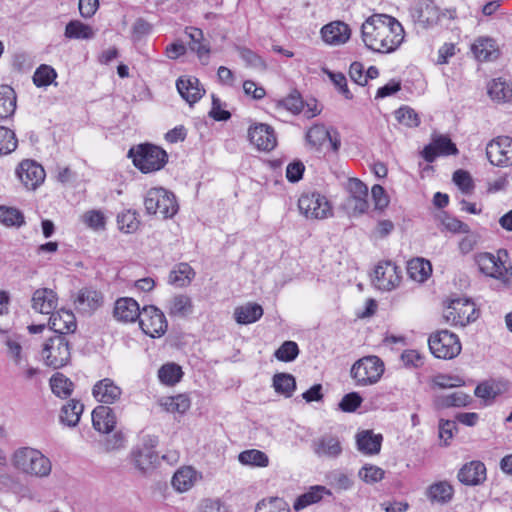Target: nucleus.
<instances>
[{
  "mask_svg": "<svg viewBox=\"0 0 512 512\" xmlns=\"http://www.w3.org/2000/svg\"><path fill=\"white\" fill-rule=\"evenodd\" d=\"M361 37L365 46L378 53H392L404 41L402 24L387 14H373L361 26Z\"/></svg>",
  "mask_w": 512,
  "mask_h": 512,
  "instance_id": "1",
  "label": "nucleus"
},
{
  "mask_svg": "<svg viewBox=\"0 0 512 512\" xmlns=\"http://www.w3.org/2000/svg\"><path fill=\"white\" fill-rule=\"evenodd\" d=\"M12 466L19 472L36 478L48 477L52 463L40 450L32 447H20L11 456Z\"/></svg>",
  "mask_w": 512,
  "mask_h": 512,
  "instance_id": "2",
  "label": "nucleus"
},
{
  "mask_svg": "<svg viewBox=\"0 0 512 512\" xmlns=\"http://www.w3.org/2000/svg\"><path fill=\"white\" fill-rule=\"evenodd\" d=\"M144 206L148 214L158 215L163 219L172 218L178 211L175 195L162 187H154L147 191Z\"/></svg>",
  "mask_w": 512,
  "mask_h": 512,
  "instance_id": "3",
  "label": "nucleus"
},
{
  "mask_svg": "<svg viewBox=\"0 0 512 512\" xmlns=\"http://www.w3.org/2000/svg\"><path fill=\"white\" fill-rule=\"evenodd\" d=\"M133 164L143 173L160 170L167 162V153L158 146L141 144L129 150Z\"/></svg>",
  "mask_w": 512,
  "mask_h": 512,
  "instance_id": "4",
  "label": "nucleus"
},
{
  "mask_svg": "<svg viewBox=\"0 0 512 512\" xmlns=\"http://www.w3.org/2000/svg\"><path fill=\"white\" fill-rule=\"evenodd\" d=\"M44 364L54 369L67 365L71 358L70 344L66 336L54 334L47 338L40 351Z\"/></svg>",
  "mask_w": 512,
  "mask_h": 512,
  "instance_id": "5",
  "label": "nucleus"
},
{
  "mask_svg": "<svg viewBox=\"0 0 512 512\" xmlns=\"http://www.w3.org/2000/svg\"><path fill=\"white\" fill-rule=\"evenodd\" d=\"M384 373V363L377 356H365L357 360L350 369L356 386L376 384Z\"/></svg>",
  "mask_w": 512,
  "mask_h": 512,
  "instance_id": "6",
  "label": "nucleus"
},
{
  "mask_svg": "<svg viewBox=\"0 0 512 512\" xmlns=\"http://www.w3.org/2000/svg\"><path fill=\"white\" fill-rule=\"evenodd\" d=\"M428 345L431 353L436 358L445 360L457 357L462 350L459 337L448 330L432 333L429 336Z\"/></svg>",
  "mask_w": 512,
  "mask_h": 512,
  "instance_id": "7",
  "label": "nucleus"
},
{
  "mask_svg": "<svg viewBox=\"0 0 512 512\" xmlns=\"http://www.w3.org/2000/svg\"><path fill=\"white\" fill-rule=\"evenodd\" d=\"M298 207L307 219L322 220L333 215L330 202L324 195L318 192L301 195L298 200Z\"/></svg>",
  "mask_w": 512,
  "mask_h": 512,
  "instance_id": "8",
  "label": "nucleus"
},
{
  "mask_svg": "<svg viewBox=\"0 0 512 512\" xmlns=\"http://www.w3.org/2000/svg\"><path fill=\"white\" fill-rule=\"evenodd\" d=\"M348 197L344 207L350 216H360L369 208L368 187L357 178H350L346 184Z\"/></svg>",
  "mask_w": 512,
  "mask_h": 512,
  "instance_id": "9",
  "label": "nucleus"
},
{
  "mask_svg": "<svg viewBox=\"0 0 512 512\" xmlns=\"http://www.w3.org/2000/svg\"><path fill=\"white\" fill-rule=\"evenodd\" d=\"M154 447L155 444L150 440V443L143 442L132 448L129 454V461L140 475L146 476L155 469L158 462V454Z\"/></svg>",
  "mask_w": 512,
  "mask_h": 512,
  "instance_id": "10",
  "label": "nucleus"
},
{
  "mask_svg": "<svg viewBox=\"0 0 512 512\" xmlns=\"http://www.w3.org/2000/svg\"><path fill=\"white\" fill-rule=\"evenodd\" d=\"M476 309L472 301L466 298L452 299L444 309L443 318L451 325L465 326L474 321Z\"/></svg>",
  "mask_w": 512,
  "mask_h": 512,
  "instance_id": "11",
  "label": "nucleus"
},
{
  "mask_svg": "<svg viewBox=\"0 0 512 512\" xmlns=\"http://www.w3.org/2000/svg\"><path fill=\"white\" fill-rule=\"evenodd\" d=\"M142 331L152 337L158 338L167 331V320L164 313L156 306H145L138 317Z\"/></svg>",
  "mask_w": 512,
  "mask_h": 512,
  "instance_id": "12",
  "label": "nucleus"
},
{
  "mask_svg": "<svg viewBox=\"0 0 512 512\" xmlns=\"http://www.w3.org/2000/svg\"><path fill=\"white\" fill-rule=\"evenodd\" d=\"M489 162L497 167L512 166V138L498 136L492 139L486 147Z\"/></svg>",
  "mask_w": 512,
  "mask_h": 512,
  "instance_id": "13",
  "label": "nucleus"
},
{
  "mask_svg": "<svg viewBox=\"0 0 512 512\" xmlns=\"http://www.w3.org/2000/svg\"><path fill=\"white\" fill-rule=\"evenodd\" d=\"M401 271L391 261L379 263L374 270L373 284L382 291H391L401 282Z\"/></svg>",
  "mask_w": 512,
  "mask_h": 512,
  "instance_id": "14",
  "label": "nucleus"
},
{
  "mask_svg": "<svg viewBox=\"0 0 512 512\" xmlns=\"http://www.w3.org/2000/svg\"><path fill=\"white\" fill-rule=\"evenodd\" d=\"M16 174L22 184L29 190H35L45 180V170L34 160H23L16 169Z\"/></svg>",
  "mask_w": 512,
  "mask_h": 512,
  "instance_id": "15",
  "label": "nucleus"
},
{
  "mask_svg": "<svg viewBox=\"0 0 512 512\" xmlns=\"http://www.w3.org/2000/svg\"><path fill=\"white\" fill-rule=\"evenodd\" d=\"M413 21L422 28H430L440 23V9L431 1L423 0L410 11Z\"/></svg>",
  "mask_w": 512,
  "mask_h": 512,
  "instance_id": "16",
  "label": "nucleus"
},
{
  "mask_svg": "<svg viewBox=\"0 0 512 512\" xmlns=\"http://www.w3.org/2000/svg\"><path fill=\"white\" fill-rule=\"evenodd\" d=\"M306 140L314 148H320L328 144L333 151L340 147V137L337 131L329 130L324 125L316 124L306 133Z\"/></svg>",
  "mask_w": 512,
  "mask_h": 512,
  "instance_id": "17",
  "label": "nucleus"
},
{
  "mask_svg": "<svg viewBox=\"0 0 512 512\" xmlns=\"http://www.w3.org/2000/svg\"><path fill=\"white\" fill-rule=\"evenodd\" d=\"M73 303L78 312L91 315L102 306L103 296L96 289L84 287L75 294Z\"/></svg>",
  "mask_w": 512,
  "mask_h": 512,
  "instance_id": "18",
  "label": "nucleus"
},
{
  "mask_svg": "<svg viewBox=\"0 0 512 512\" xmlns=\"http://www.w3.org/2000/svg\"><path fill=\"white\" fill-rule=\"evenodd\" d=\"M248 137L251 144L262 151L272 150L277 143L273 129L266 124L250 127Z\"/></svg>",
  "mask_w": 512,
  "mask_h": 512,
  "instance_id": "19",
  "label": "nucleus"
},
{
  "mask_svg": "<svg viewBox=\"0 0 512 512\" xmlns=\"http://www.w3.org/2000/svg\"><path fill=\"white\" fill-rule=\"evenodd\" d=\"M313 451L318 457L336 459L342 454L343 448L338 436L325 434L313 442Z\"/></svg>",
  "mask_w": 512,
  "mask_h": 512,
  "instance_id": "20",
  "label": "nucleus"
},
{
  "mask_svg": "<svg viewBox=\"0 0 512 512\" xmlns=\"http://www.w3.org/2000/svg\"><path fill=\"white\" fill-rule=\"evenodd\" d=\"M506 254V251L499 250L497 255L489 252L479 253L475 257L476 264L479 270L484 275L497 279L501 277L504 262L501 259V254Z\"/></svg>",
  "mask_w": 512,
  "mask_h": 512,
  "instance_id": "21",
  "label": "nucleus"
},
{
  "mask_svg": "<svg viewBox=\"0 0 512 512\" xmlns=\"http://www.w3.org/2000/svg\"><path fill=\"white\" fill-rule=\"evenodd\" d=\"M176 87L181 97L190 105L199 101L205 93L199 80L193 76H181L176 81Z\"/></svg>",
  "mask_w": 512,
  "mask_h": 512,
  "instance_id": "22",
  "label": "nucleus"
},
{
  "mask_svg": "<svg viewBox=\"0 0 512 512\" xmlns=\"http://www.w3.org/2000/svg\"><path fill=\"white\" fill-rule=\"evenodd\" d=\"M32 309L40 314H51L58 305L57 294L49 288H39L32 295Z\"/></svg>",
  "mask_w": 512,
  "mask_h": 512,
  "instance_id": "23",
  "label": "nucleus"
},
{
  "mask_svg": "<svg viewBox=\"0 0 512 512\" xmlns=\"http://www.w3.org/2000/svg\"><path fill=\"white\" fill-rule=\"evenodd\" d=\"M92 393L98 402L114 404L120 399L122 389L112 379L104 378L94 385Z\"/></svg>",
  "mask_w": 512,
  "mask_h": 512,
  "instance_id": "24",
  "label": "nucleus"
},
{
  "mask_svg": "<svg viewBox=\"0 0 512 512\" xmlns=\"http://www.w3.org/2000/svg\"><path fill=\"white\" fill-rule=\"evenodd\" d=\"M458 150L451 139L447 136H437L427 145L422 154L427 162H433L439 155H454Z\"/></svg>",
  "mask_w": 512,
  "mask_h": 512,
  "instance_id": "25",
  "label": "nucleus"
},
{
  "mask_svg": "<svg viewBox=\"0 0 512 512\" xmlns=\"http://www.w3.org/2000/svg\"><path fill=\"white\" fill-rule=\"evenodd\" d=\"M49 318L50 328L55 334L65 336L67 333H73L76 330L77 323L74 314L65 309L52 312Z\"/></svg>",
  "mask_w": 512,
  "mask_h": 512,
  "instance_id": "26",
  "label": "nucleus"
},
{
  "mask_svg": "<svg viewBox=\"0 0 512 512\" xmlns=\"http://www.w3.org/2000/svg\"><path fill=\"white\" fill-rule=\"evenodd\" d=\"M461 483L469 486L482 484L486 480V467L481 461L466 463L458 472Z\"/></svg>",
  "mask_w": 512,
  "mask_h": 512,
  "instance_id": "27",
  "label": "nucleus"
},
{
  "mask_svg": "<svg viewBox=\"0 0 512 512\" xmlns=\"http://www.w3.org/2000/svg\"><path fill=\"white\" fill-rule=\"evenodd\" d=\"M321 36L324 42L330 45H341L350 38V29L347 24L341 21L331 22L321 29Z\"/></svg>",
  "mask_w": 512,
  "mask_h": 512,
  "instance_id": "28",
  "label": "nucleus"
},
{
  "mask_svg": "<svg viewBox=\"0 0 512 512\" xmlns=\"http://www.w3.org/2000/svg\"><path fill=\"white\" fill-rule=\"evenodd\" d=\"M140 313L139 304L133 298L124 297L115 302L113 315L118 321L134 322L138 319Z\"/></svg>",
  "mask_w": 512,
  "mask_h": 512,
  "instance_id": "29",
  "label": "nucleus"
},
{
  "mask_svg": "<svg viewBox=\"0 0 512 512\" xmlns=\"http://www.w3.org/2000/svg\"><path fill=\"white\" fill-rule=\"evenodd\" d=\"M487 94L495 103H508L512 100V84L503 77L492 79L487 83Z\"/></svg>",
  "mask_w": 512,
  "mask_h": 512,
  "instance_id": "30",
  "label": "nucleus"
},
{
  "mask_svg": "<svg viewBox=\"0 0 512 512\" xmlns=\"http://www.w3.org/2000/svg\"><path fill=\"white\" fill-rule=\"evenodd\" d=\"M199 479L200 475L194 468L184 466L174 473L171 483L176 491L183 493L190 490Z\"/></svg>",
  "mask_w": 512,
  "mask_h": 512,
  "instance_id": "31",
  "label": "nucleus"
},
{
  "mask_svg": "<svg viewBox=\"0 0 512 512\" xmlns=\"http://www.w3.org/2000/svg\"><path fill=\"white\" fill-rule=\"evenodd\" d=\"M93 427L101 433L111 432L116 424L113 410L104 405L97 406L92 412Z\"/></svg>",
  "mask_w": 512,
  "mask_h": 512,
  "instance_id": "32",
  "label": "nucleus"
},
{
  "mask_svg": "<svg viewBox=\"0 0 512 512\" xmlns=\"http://www.w3.org/2000/svg\"><path fill=\"white\" fill-rule=\"evenodd\" d=\"M263 308L261 305L248 302L243 305L237 306L234 309V319L240 325H248L255 323L263 316Z\"/></svg>",
  "mask_w": 512,
  "mask_h": 512,
  "instance_id": "33",
  "label": "nucleus"
},
{
  "mask_svg": "<svg viewBox=\"0 0 512 512\" xmlns=\"http://www.w3.org/2000/svg\"><path fill=\"white\" fill-rule=\"evenodd\" d=\"M382 435L374 434L371 430H363L356 435V444L360 452L375 455L380 452Z\"/></svg>",
  "mask_w": 512,
  "mask_h": 512,
  "instance_id": "34",
  "label": "nucleus"
},
{
  "mask_svg": "<svg viewBox=\"0 0 512 512\" xmlns=\"http://www.w3.org/2000/svg\"><path fill=\"white\" fill-rule=\"evenodd\" d=\"M471 50L479 61L496 59L499 54L495 41L489 37H479L476 39L472 44Z\"/></svg>",
  "mask_w": 512,
  "mask_h": 512,
  "instance_id": "35",
  "label": "nucleus"
},
{
  "mask_svg": "<svg viewBox=\"0 0 512 512\" xmlns=\"http://www.w3.org/2000/svg\"><path fill=\"white\" fill-rule=\"evenodd\" d=\"M17 107V96L13 88L8 85L0 86V121L10 119Z\"/></svg>",
  "mask_w": 512,
  "mask_h": 512,
  "instance_id": "36",
  "label": "nucleus"
},
{
  "mask_svg": "<svg viewBox=\"0 0 512 512\" xmlns=\"http://www.w3.org/2000/svg\"><path fill=\"white\" fill-rule=\"evenodd\" d=\"M167 311L172 317L185 318L193 312L192 300L185 294L174 295L168 301Z\"/></svg>",
  "mask_w": 512,
  "mask_h": 512,
  "instance_id": "37",
  "label": "nucleus"
},
{
  "mask_svg": "<svg viewBox=\"0 0 512 512\" xmlns=\"http://www.w3.org/2000/svg\"><path fill=\"white\" fill-rule=\"evenodd\" d=\"M324 495H331L330 490L321 485L312 486L307 492L300 495L295 500L293 508L296 511H300L309 505L319 502L324 497Z\"/></svg>",
  "mask_w": 512,
  "mask_h": 512,
  "instance_id": "38",
  "label": "nucleus"
},
{
  "mask_svg": "<svg viewBox=\"0 0 512 512\" xmlns=\"http://www.w3.org/2000/svg\"><path fill=\"white\" fill-rule=\"evenodd\" d=\"M432 267L429 261L423 258H415L408 262L407 273L411 279L422 283L430 276Z\"/></svg>",
  "mask_w": 512,
  "mask_h": 512,
  "instance_id": "39",
  "label": "nucleus"
},
{
  "mask_svg": "<svg viewBox=\"0 0 512 512\" xmlns=\"http://www.w3.org/2000/svg\"><path fill=\"white\" fill-rule=\"evenodd\" d=\"M454 494L453 487L446 481H440L429 486L427 497L431 502L448 503Z\"/></svg>",
  "mask_w": 512,
  "mask_h": 512,
  "instance_id": "40",
  "label": "nucleus"
},
{
  "mask_svg": "<svg viewBox=\"0 0 512 512\" xmlns=\"http://www.w3.org/2000/svg\"><path fill=\"white\" fill-rule=\"evenodd\" d=\"M195 276L192 267L187 263H179L169 274V283L177 287H185L190 284Z\"/></svg>",
  "mask_w": 512,
  "mask_h": 512,
  "instance_id": "41",
  "label": "nucleus"
},
{
  "mask_svg": "<svg viewBox=\"0 0 512 512\" xmlns=\"http://www.w3.org/2000/svg\"><path fill=\"white\" fill-rule=\"evenodd\" d=\"M84 406L77 400H70L61 409L60 420L63 424L74 427L78 424Z\"/></svg>",
  "mask_w": 512,
  "mask_h": 512,
  "instance_id": "42",
  "label": "nucleus"
},
{
  "mask_svg": "<svg viewBox=\"0 0 512 512\" xmlns=\"http://www.w3.org/2000/svg\"><path fill=\"white\" fill-rule=\"evenodd\" d=\"M238 461L245 466L264 468L269 465V457L258 449L244 450L238 455Z\"/></svg>",
  "mask_w": 512,
  "mask_h": 512,
  "instance_id": "43",
  "label": "nucleus"
},
{
  "mask_svg": "<svg viewBox=\"0 0 512 512\" xmlns=\"http://www.w3.org/2000/svg\"><path fill=\"white\" fill-rule=\"evenodd\" d=\"M94 36L93 28L79 20H72L65 27V37L70 39L88 40Z\"/></svg>",
  "mask_w": 512,
  "mask_h": 512,
  "instance_id": "44",
  "label": "nucleus"
},
{
  "mask_svg": "<svg viewBox=\"0 0 512 512\" xmlns=\"http://www.w3.org/2000/svg\"><path fill=\"white\" fill-rule=\"evenodd\" d=\"M186 33L192 40V44L190 46L191 50L197 53L203 64H207L209 60L210 48L207 44L201 42L203 39L202 30L198 28H189L186 30Z\"/></svg>",
  "mask_w": 512,
  "mask_h": 512,
  "instance_id": "45",
  "label": "nucleus"
},
{
  "mask_svg": "<svg viewBox=\"0 0 512 512\" xmlns=\"http://www.w3.org/2000/svg\"><path fill=\"white\" fill-rule=\"evenodd\" d=\"M160 406L170 413H185L190 408V399L184 394L165 397L160 400Z\"/></svg>",
  "mask_w": 512,
  "mask_h": 512,
  "instance_id": "46",
  "label": "nucleus"
},
{
  "mask_svg": "<svg viewBox=\"0 0 512 512\" xmlns=\"http://www.w3.org/2000/svg\"><path fill=\"white\" fill-rule=\"evenodd\" d=\"M273 387L277 393L291 397L296 389V380L288 373H278L273 377Z\"/></svg>",
  "mask_w": 512,
  "mask_h": 512,
  "instance_id": "47",
  "label": "nucleus"
},
{
  "mask_svg": "<svg viewBox=\"0 0 512 512\" xmlns=\"http://www.w3.org/2000/svg\"><path fill=\"white\" fill-rule=\"evenodd\" d=\"M4 344L7 348V356L13 361V363L17 367L22 366L27 361L26 355L23 351V347L17 337H6Z\"/></svg>",
  "mask_w": 512,
  "mask_h": 512,
  "instance_id": "48",
  "label": "nucleus"
},
{
  "mask_svg": "<svg viewBox=\"0 0 512 512\" xmlns=\"http://www.w3.org/2000/svg\"><path fill=\"white\" fill-rule=\"evenodd\" d=\"M50 386L52 389V392L60 397V398H67L71 395L73 391V383L69 378H67L65 375L61 373H56L53 375L50 379Z\"/></svg>",
  "mask_w": 512,
  "mask_h": 512,
  "instance_id": "49",
  "label": "nucleus"
},
{
  "mask_svg": "<svg viewBox=\"0 0 512 512\" xmlns=\"http://www.w3.org/2000/svg\"><path fill=\"white\" fill-rule=\"evenodd\" d=\"M118 228L125 233H134L138 230L140 220L134 210H125L117 216Z\"/></svg>",
  "mask_w": 512,
  "mask_h": 512,
  "instance_id": "50",
  "label": "nucleus"
},
{
  "mask_svg": "<svg viewBox=\"0 0 512 512\" xmlns=\"http://www.w3.org/2000/svg\"><path fill=\"white\" fill-rule=\"evenodd\" d=\"M183 375L182 369L175 363L164 364L158 370V377L161 383L172 386L178 383Z\"/></svg>",
  "mask_w": 512,
  "mask_h": 512,
  "instance_id": "51",
  "label": "nucleus"
},
{
  "mask_svg": "<svg viewBox=\"0 0 512 512\" xmlns=\"http://www.w3.org/2000/svg\"><path fill=\"white\" fill-rule=\"evenodd\" d=\"M23 214L16 208L0 206V223L6 227H20L24 224Z\"/></svg>",
  "mask_w": 512,
  "mask_h": 512,
  "instance_id": "52",
  "label": "nucleus"
},
{
  "mask_svg": "<svg viewBox=\"0 0 512 512\" xmlns=\"http://www.w3.org/2000/svg\"><path fill=\"white\" fill-rule=\"evenodd\" d=\"M18 140L13 130L0 126V156H6L16 150Z\"/></svg>",
  "mask_w": 512,
  "mask_h": 512,
  "instance_id": "53",
  "label": "nucleus"
},
{
  "mask_svg": "<svg viewBox=\"0 0 512 512\" xmlns=\"http://www.w3.org/2000/svg\"><path fill=\"white\" fill-rule=\"evenodd\" d=\"M81 221L88 228L94 231L104 230L106 226V217L101 210H88L81 216Z\"/></svg>",
  "mask_w": 512,
  "mask_h": 512,
  "instance_id": "54",
  "label": "nucleus"
},
{
  "mask_svg": "<svg viewBox=\"0 0 512 512\" xmlns=\"http://www.w3.org/2000/svg\"><path fill=\"white\" fill-rule=\"evenodd\" d=\"M470 396L462 391H456L451 394L440 396L437 404L440 407H462L470 402Z\"/></svg>",
  "mask_w": 512,
  "mask_h": 512,
  "instance_id": "55",
  "label": "nucleus"
},
{
  "mask_svg": "<svg viewBox=\"0 0 512 512\" xmlns=\"http://www.w3.org/2000/svg\"><path fill=\"white\" fill-rule=\"evenodd\" d=\"M56 76V71L51 66L43 64L36 69L33 82L37 87H45L50 85Z\"/></svg>",
  "mask_w": 512,
  "mask_h": 512,
  "instance_id": "56",
  "label": "nucleus"
},
{
  "mask_svg": "<svg viewBox=\"0 0 512 512\" xmlns=\"http://www.w3.org/2000/svg\"><path fill=\"white\" fill-rule=\"evenodd\" d=\"M397 121L407 127L414 128L420 124V118L414 109L403 106L395 111Z\"/></svg>",
  "mask_w": 512,
  "mask_h": 512,
  "instance_id": "57",
  "label": "nucleus"
},
{
  "mask_svg": "<svg viewBox=\"0 0 512 512\" xmlns=\"http://www.w3.org/2000/svg\"><path fill=\"white\" fill-rule=\"evenodd\" d=\"M299 354L298 345L293 341H285L276 351L275 357L282 362L293 361Z\"/></svg>",
  "mask_w": 512,
  "mask_h": 512,
  "instance_id": "58",
  "label": "nucleus"
},
{
  "mask_svg": "<svg viewBox=\"0 0 512 512\" xmlns=\"http://www.w3.org/2000/svg\"><path fill=\"white\" fill-rule=\"evenodd\" d=\"M384 470L375 465H365L358 473L361 480L366 483L373 484L381 481L384 478Z\"/></svg>",
  "mask_w": 512,
  "mask_h": 512,
  "instance_id": "59",
  "label": "nucleus"
},
{
  "mask_svg": "<svg viewBox=\"0 0 512 512\" xmlns=\"http://www.w3.org/2000/svg\"><path fill=\"white\" fill-rule=\"evenodd\" d=\"M278 107H282L286 109L287 111L291 112L292 114L296 115L299 114L303 108L304 103L299 93L293 92L289 94L287 97L282 99L278 103Z\"/></svg>",
  "mask_w": 512,
  "mask_h": 512,
  "instance_id": "60",
  "label": "nucleus"
},
{
  "mask_svg": "<svg viewBox=\"0 0 512 512\" xmlns=\"http://www.w3.org/2000/svg\"><path fill=\"white\" fill-rule=\"evenodd\" d=\"M453 182L465 194H470L474 189L473 179L465 170H456L453 173Z\"/></svg>",
  "mask_w": 512,
  "mask_h": 512,
  "instance_id": "61",
  "label": "nucleus"
},
{
  "mask_svg": "<svg viewBox=\"0 0 512 512\" xmlns=\"http://www.w3.org/2000/svg\"><path fill=\"white\" fill-rule=\"evenodd\" d=\"M440 220L444 229L449 232L466 234L470 231V228L466 223L447 214H443Z\"/></svg>",
  "mask_w": 512,
  "mask_h": 512,
  "instance_id": "62",
  "label": "nucleus"
},
{
  "mask_svg": "<svg viewBox=\"0 0 512 512\" xmlns=\"http://www.w3.org/2000/svg\"><path fill=\"white\" fill-rule=\"evenodd\" d=\"M255 512H289V509L282 499L272 498L258 503Z\"/></svg>",
  "mask_w": 512,
  "mask_h": 512,
  "instance_id": "63",
  "label": "nucleus"
},
{
  "mask_svg": "<svg viewBox=\"0 0 512 512\" xmlns=\"http://www.w3.org/2000/svg\"><path fill=\"white\" fill-rule=\"evenodd\" d=\"M323 72L328 75L330 80L339 89V92L343 94L346 99H351L353 97L352 93L347 87V79L343 73L332 72L326 68L323 69Z\"/></svg>",
  "mask_w": 512,
  "mask_h": 512,
  "instance_id": "64",
  "label": "nucleus"
}]
</instances>
